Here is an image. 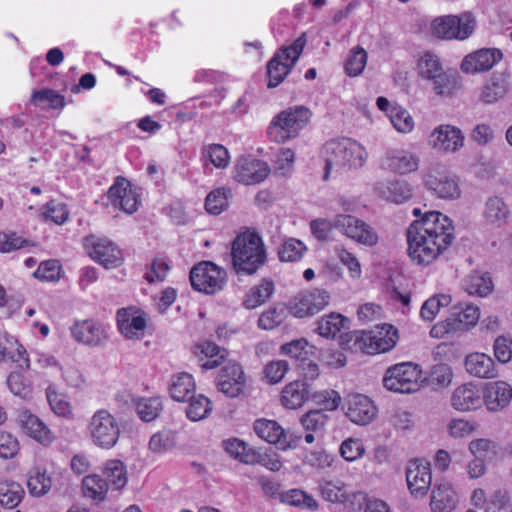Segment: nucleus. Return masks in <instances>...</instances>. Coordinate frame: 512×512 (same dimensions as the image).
Segmentation results:
<instances>
[{"mask_svg":"<svg viewBox=\"0 0 512 512\" xmlns=\"http://www.w3.org/2000/svg\"><path fill=\"white\" fill-rule=\"evenodd\" d=\"M466 371L479 378L495 377V367L493 359L484 353H472L465 359Z\"/></svg>","mask_w":512,"mask_h":512,"instance_id":"473e14b6","label":"nucleus"},{"mask_svg":"<svg viewBox=\"0 0 512 512\" xmlns=\"http://www.w3.org/2000/svg\"><path fill=\"white\" fill-rule=\"evenodd\" d=\"M246 376L242 367L235 362H229L218 372L217 388L230 398H235L244 393Z\"/></svg>","mask_w":512,"mask_h":512,"instance_id":"ddd939ff","label":"nucleus"},{"mask_svg":"<svg viewBox=\"0 0 512 512\" xmlns=\"http://www.w3.org/2000/svg\"><path fill=\"white\" fill-rule=\"evenodd\" d=\"M347 417L355 424L367 425L377 415L373 401L362 394L351 395L347 399Z\"/></svg>","mask_w":512,"mask_h":512,"instance_id":"aec40b11","label":"nucleus"},{"mask_svg":"<svg viewBox=\"0 0 512 512\" xmlns=\"http://www.w3.org/2000/svg\"><path fill=\"white\" fill-rule=\"evenodd\" d=\"M35 246V243L29 239L23 238L16 233L0 232V252L8 253L17 249Z\"/></svg>","mask_w":512,"mask_h":512,"instance_id":"4d7b16f0","label":"nucleus"},{"mask_svg":"<svg viewBox=\"0 0 512 512\" xmlns=\"http://www.w3.org/2000/svg\"><path fill=\"white\" fill-rule=\"evenodd\" d=\"M422 371L417 364L403 362L389 367L383 378L386 389L397 393H413L420 387Z\"/></svg>","mask_w":512,"mask_h":512,"instance_id":"0eeeda50","label":"nucleus"},{"mask_svg":"<svg viewBox=\"0 0 512 512\" xmlns=\"http://www.w3.org/2000/svg\"><path fill=\"white\" fill-rule=\"evenodd\" d=\"M453 373L446 364L435 365L430 373L429 382L438 387H447L452 381Z\"/></svg>","mask_w":512,"mask_h":512,"instance_id":"338daca9","label":"nucleus"},{"mask_svg":"<svg viewBox=\"0 0 512 512\" xmlns=\"http://www.w3.org/2000/svg\"><path fill=\"white\" fill-rule=\"evenodd\" d=\"M162 408L163 404L159 397L142 398L137 402V413L145 422L154 420Z\"/></svg>","mask_w":512,"mask_h":512,"instance_id":"864d4df0","label":"nucleus"},{"mask_svg":"<svg viewBox=\"0 0 512 512\" xmlns=\"http://www.w3.org/2000/svg\"><path fill=\"white\" fill-rule=\"evenodd\" d=\"M475 18L469 13L460 16L448 15L436 18L432 23V32L438 38L459 39L468 38L474 31Z\"/></svg>","mask_w":512,"mask_h":512,"instance_id":"9d476101","label":"nucleus"},{"mask_svg":"<svg viewBox=\"0 0 512 512\" xmlns=\"http://www.w3.org/2000/svg\"><path fill=\"white\" fill-rule=\"evenodd\" d=\"M464 137L461 131L450 125H442L430 136V144L444 152H455L463 146Z\"/></svg>","mask_w":512,"mask_h":512,"instance_id":"5701e85b","label":"nucleus"},{"mask_svg":"<svg viewBox=\"0 0 512 512\" xmlns=\"http://www.w3.org/2000/svg\"><path fill=\"white\" fill-rule=\"evenodd\" d=\"M342 344L350 351L363 350L368 354L387 352L396 345L397 330L388 324L375 330H358L356 335H344Z\"/></svg>","mask_w":512,"mask_h":512,"instance_id":"f03ea898","label":"nucleus"},{"mask_svg":"<svg viewBox=\"0 0 512 512\" xmlns=\"http://www.w3.org/2000/svg\"><path fill=\"white\" fill-rule=\"evenodd\" d=\"M406 481L412 495L425 496L432 481L429 464H422L419 460L410 461L406 470Z\"/></svg>","mask_w":512,"mask_h":512,"instance_id":"6ab92c4d","label":"nucleus"},{"mask_svg":"<svg viewBox=\"0 0 512 512\" xmlns=\"http://www.w3.org/2000/svg\"><path fill=\"white\" fill-rule=\"evenodd\" d=\"M233 268L237 275L246 276L254 274L264 265L266 258H232Z\"/></svg>","mask_w":512,"mask_h":512,"instance_id":"052dcab7","label":"nucleus"},{"mask_svg":"<svg viewBox=\"0 0 512 512\" xmlns=\"http://www.w3.org/2000/svg\"><path fill=\"white\" fill-rule=\"evenodd\" d=\"M345 144V160L346 167L348 168H360L362 167L367 159V152L365 148L356 141L351 139H344Z\"/></svg>","mask_w":512,"mask_h":512,"instance_id":"8fccbe9b","label":"nucleus"},{"mask_svg":"<svg viewBox=\"0 0 512 512\" xmlns=\"http://www.w3.org/2000/svg\"><path fill=\"white\" fill-rule=\"evenodd\" d=\"M501 59L502 52L499 49L483 48L465 56L461 63V69L470 74L487 71Z\"/></svg>","mask_w":512,"mask_h":512,"instance_id":"412c9836","label":"nucleus"},{"mask_svg":"<svg viewBox=\"0 0 512 512\" xmlns=\"http://www.w3.org/2000/svg\"><path fill=\"white\" fill-rule=\"evenodd\" d=\"M480 312L477 306L467 304L465 306H456L449 316V321L452 322L455 330L463 331L469 327L474 326L479 320Z\"/></svg>","mask_w":512,"mask_h":512,"instance_id":"c9c22d12","label":"nucleus"},{"mask_svg":"<svg viewBox=\"0 0 512 512\" xmlns=\"http://www.w3.org/2000/svg\"><path fill=\"white\" fill-rule=\"evenodd\" d=\"M229 194L230 190H226L225 188H218L211 191L205 200L206 211L213 215L222 213L229 205Z\"/></svg>","mask_w":512,"mask_h":512,"instance_id":"3c124183","label":"nucleus"},{"mask_svg":"<svg viewBox=\"0 0 512 512\" xmlns=\"http://www.w3.org/2000/svg\"><path fill=\"white\" fill-rule=\"evenodd\" d=\"M175 445V434L172 431H161L154 434L149 442L151 451L162 453Z\"/></svg>","mask_w":512,"mask_h":512,"instance_id":"680f3d73","label":"nucleus"},{"mask_svg":"<svg viewBox=\"0 0 512 512\" xmlns=\"http://www.w3.org/2000/svg\"><path fill=\"white\" fill-rule=\"evenodd\" d=\"M61 265L56 258H49L40 263L33 275L42 281H55L60 277Z\"/></svg>","mask_w":512,"mask_h":512,"instance_id":"13d9d810","label":"nucleus"},{"mask_svg":"<svg viewBox=\"0 0 512 512\" xmlns=\"http://www.w3.org/2000/svg\"><path fill=\"white\" fill-rule=\"evenodd\" d=\"M311 116V111L305 106L287 108L274 117L267 129V134L272 141L285 143L297 137Z\"/></svg>","mask_w":512,"mask_h":512,"instance_id":"20e7f679","label":"nucleus"},{"mask_svg":"<svg viewBox=\"0 0 512 512\" xmlns=\"http://www.w3.org/2000/svg\"><path fill=\"white\" fill-rule=\"evenodd\" d=\"M424 186L441 199H456L461 193L457 179L443 165H436L427 170L424 175Z\"/></svg>","mask_w":512,"mask_h":512,"instance_id":"9b49d317","label":"nucleus"},{"mask_svg":"<svg viewBox=\"0 0 512 512\" xmlns=\"http://www.w3.org/2000/svg\"><path fill=\"white\" fill-rule=\"evenodd\" d=\"M512 398V387L504 381L490 382L486 384L482 393V402L490 411H499L506 407Z\"/></svg>","mask_w":512,"mask_h":512,"instance_id":"b1692460","label":"nucleus"},{"mask_svg":"<svg viewBox=\"0 0 512 512\" xmlns=\"http://www.w3.org/2000/svg\"><path fill=\"white\" fill-rule=\"evenodd\" d=\"M70 330L75 341L89 347L102 346L108 339L105 326L94 319L76 321Z\"/></svg>","mask_w":512,"mask_h":512,"instance_id":"2eb2a0df","label":"nucleus"},{"mask_svg":"<svg viewBox=\"0 0 512 512\" xmlns=\"http://www.w3.org/2000/svg\"><path fill=\"white\" fill-rule=\"evenodd\" d=\"M83 492L86 497L102 501L108 491V482L99 475H89L83 479Z\"/></svg>","mask_w":512,"mask_h":512,"instance_id":"09e8293b","label":"nucleus"},{"mask_svg":"<svg viewBox=\"0 0 512 512\" xmlns=\"http://www.w3.org/2000/svg\"><path fill=\"white\" fill-rule=\"evenodd\" d=\"M230 256H266L262 237L254 229L243 228L232 242Z\"/></svg>","mask_w":512,"mask_h":512,"instance_id":"a211bd4d","label":"nucleus"},{"mask_svg":"<svg viewBox=\"0 0 512 512\" xmlns=\"http://www.w3.org/2000/svg\"><path fill=\"white\" fill-rule=\"evenodd\" d=\"M306 43V34L299 36L290 46L282 48L267 65L268 88H275L289 74Z\"/></svg>","mask_w":512,"mask_h":512,"instance_id":"39448f33","label":"nucleus"},{"mask_svg":"<svg viewBox=\"0 0 512 512\" xmlns=\"http://www.w3.org/2000/svg\"><path fill=\"white\" fill-rule=\"evenodd\" d=\"M325 149V174L324 179L328 180L332 173L339 174L346 168L345 144L342 140H331L324 146Z\"/></svg>","mask_w":512,"mask_h":512,"instance_id":"cd10ccee","label":"nucleus"},{"mask_svg":"<svg viewBox=\"0 0 512 512\" xmlns=\"http://www.w3.org/2000/svg\"><path fill=\"white\" fill-rule=\"evenodd\" d=\"M451 404L463 412L477 409L482 404V393L472 384L461 385L454 390Z\"/></svg>","mask_w":512,"mask_h":512,"instance_id":"c85d7f7f","label":"nucleus"},{"mask_svg":"<svg viewBox=\"0 0 512 512\" xmlns=\"http://www.w3.org/2000/svg\"><path fill=\"white\" fill-rule=\"evenodd\" d=\"M205 156L219 169L226 168L230 161L228 150L221 144L209 145L205 150Z\"/></svg>","mask_w":512,"mask_h":512,"instance_id":"e2e57ef3","label":"nucleus"},{"mask_svg":"<svg viewBox=\"0 0 512 512\" xmlns=\"http://www.w3.org/2000/svg\"><path fill=\"white\" fill-rule=\"evenodd\" d=\"M195 393V382L188 373H180L172 378L170 385L171 397L178 402H184Z\"/></svg>","mask_w":512,"mask_h":512,"instance_id":"4c0bfd02","label":"nucleus"},{"mask_svg":"<svg viewBox=\"0 0 512 512\" xmlns=\"http://www.w3.org/2000/svg\"><path fill=\"white\" fill-rule=\"evenodd\" d=\"M7 385L9 390L16 396L26 398L30 392L31 387L23 374L12 372L7 378Z\"/></svg>","mask_w":512,"mask_h":512,"instance_id":"0e129e2a","label":"nucleus"},{"mask_svg":"<svg viewBox=\"0 0 512 512\" xmlns=\"http://www.w3.org/2000/svg\"><path fill=\"white\" fill-rule=\"evenodd\" d=\"M457 495L449 483L435 484L431 492L430 506L433 512H451L457 505Z\"/></svg>","mask_w":512,"mask_h":512,"instance_id":"7c9ffc66","label":"nucleus"},{"mask_svg":"<svg viewBox=\"0 0 512 512\" xmlns=\"http://www.w3.org/2000/svg\"><path fill=\"white\" fill-rule=\"evenodd\" d=\"M18 423L24 433L42 444L52 441V435L46 424L35 414L28 410L21 411Z\"/></svg>","mask_w":512,"mask_h":512,"instance_id":"a878e982","label":"nucleus"},{"mask_svg":"<svg viewBox=\"0 0 512 512\" xmlns=\"http://www.w3.org/2000/svg\"><path fill=\"white\" fill-rule=\"evenodd\" d=\"M27 486L32 495L42 496L50 491L52 478L47 474L46 470L33 468L29 472Z\"/></svg>","mask_w":512,"mask_h":512,"instance_id":"c03bdc74","label":"nucleus"},{"mask_svg":"<svg viewBox=\"0 0 512 512\" xmlns=\"http://www.w3.org/2000/svg\"><path fill=\"white\" fill-rule=\"evenodd\" d=\"M107 196L112 205L127 214H132L138 209V194L132 189L129 181L122 176L116 178L114 184L109 188Z\"/></svg>","mask_w":512,"mask_h":512,"instance_id":"dca6fc26","label":"nucleus"},{"mask_svg":"<svg viewBox=\"0 0 512 512\" xmlns=\"http://www.w3.org/2000/svg\"><path fill=\"white\" fill-rule=\"evenodd\" d=\"M280 499L283 503L297 506L310 511L318 509V502L310 495H307L300 489H291L285 493H281Z\"/></svg>","mask_w":512,"mask_h":512,"instance_id":"de8ad7c7","label":"nucleus"},{"mask_svg":"<svg viewBox=\"0 0 512 512\" xmlns=\"http://www.w3.org/2000/svg\"><path fill=\"white\" fill-rule=\"evenodd\" d=\"M118 329L129 339H139L147 326L146 314L135 307L121 308L116 315Z\"/></svg>","mask_w":512,"mask_h":512,"instance_id":"f3484780","label":"nucleus"},{"mask_svg":"<svg viewBox=\"0 0 512 512\" xmlns=\"http://www.w3.org/2000/svg\"><path fill=\"white\" fill-rule=\"evenodd\" d=\"M88 256H115L120 253L118 246L106 237L88 235L83 239Z\"/></svg>","mask_w":512,"mask_h":512,"instance_id":"e433bc0d","label":"nucleus"},{"mask_svg":"<svg viewBox=\"0 0 512 512\" xmlns=\"http://www.w3.org/2000/svg\"><path fill=\"white\" fill-rule=\"evenodd\" d=\"M418 75L432 85L436 95L452 96L461 89L459 77L443 69L439 57L431 52H425L417 61Z\"/></svg>","mask_w":512,"mask_h":512,"instance_id":"7ed1b4c3","label":"nucleus"},{"mask_svg":"<svg viewBox=\"0 0 512 512\" xmlns=\"http://www.w3.org/2000/svg\"><path fill=\"white\" fill-rule=\"evenodd\" d=\"M374 191L387 202L402 204L412 198L414 189L406 180H387L377 182Z\"/></svg>","mask_w":512,"mask_h":512,"instance_id":"4be33fe9","label":"nucleus"},{"mask_svg":"<svg viewBox=\"0 0 512 512\" xmlns=\"http://www.w3.org/2000/svg\"><path fill=\"white\" fill-rule=\"evenodd\" d=\"M366 63L367 52L361 47H355L346 60L345 72L350 77H356L363 72Z\"/></svg>","mask_w":512,"mask_h":512,"instance_id":"603ef678","label":"nucleus"},{"mask_svg":"<svg viewBox=\"0 0 512 512\" xmlns=\"http://www.w3.org/2000/svg\"><path fill=\"white\" fill-rule=\"evenodd\" d=\"M289 369L288 362L285 360H277L269 362L264 368L265 378L271 384L280 382Z\"/></svg>","mask_w":512,"mask_h":512,"instance_id":"69168bd1","label":"nucleus"},{"mask_svg":"<svg viewBox=\"0 0 512 512\" xmlns=\"http://www.w3.org/2000/svg\"><path fill=\"white\" fill-rule=\"evenodd\" d=\"M418 166V156L408 151H394L387 156V167L398 174L414 172Z\"/></svg>","mask_w":512,"mask_h":512,"instance_id":"f704fd0d","label":"nucleus"},{"mask_svg":"<svg viewBox=\"0 0 512 512\" xmlns=\"http://www.w3.org/2000/svg\"><path fill=\"white\" fill-rule=\"evenodd\" d=\"M350 320L340 313H330L324 318L322 317V337L331 338L335 340L337 338L338 345L343 349L347 350L342 344L344 335H356V331L350 332L349 330Z\"/></svg>","mask_w":512,"mask_h":512,"instance_id":"bb28decb","label":"nucleus"},{"mask_svg":"<svg viewBox=\"0 0 512 512\" xmlns=\"http://www.w3.org/2000/svg\"><path fill=\"white\" fill-rule=\"evenodd\" d=\"M269 165L252 157H239L234 166V179L244 185H256L270 174Z\"/></svg>","mask_w":512,"mask_h":512,"instance_id":"f8f14e48","label":"nucleus"},{"mask_svg":"<svg viewBox=\"0 0 512 512\" xmlns=\"http://www.w3.org/2000/svg\"><path fill=\"white\" fill-rule=\"evenodd\" d=\"M104 475L108 487L111 486L115 490H121L127 484L126 467L120 460H109L105 465Z\"/></svg>","mask_w":512,"mask_h":512,"instance_id":"79ce46f5","label":"nucleus"},{"mask_svg":"<svg viewBox=\"0 0 512 512\" xmlns=\"http://www.w3.org/2000/svg\"><path fill=\"white\" fill-rule=\"evenodd\" d=\"M225 451L233 458L248 465H255L256 450L248 447L247 443L237 438L223 441Z\"/></svg>","mask_w":512,"mask_h":512,"instance_id":"ea45409f","label":"nucleus"},{"mask_svg":"<svg viewBox=\"0 0 512 512\" xmlns=\"http://www.w3.org/2000/svg\"><path fill=\"white\" fill-rule=\"evenodd\" d=\"M305 394L306 388L304 383L299 381L291 382L282 390V404L288 409H296L303 404Z\"/></svg>","mask_w":512,"mask_h":512,"instance_id":"37998d69","label":"nucleus"},{"mask_svg":"<svg viewBox=\"0 0 512 512\" xmlns=\"http://www.w3.org/2000/svg\"><path fill=\"white\" fill-rule=\"evenodd\" d=\"M318 291H301L288 304L289 311L298 318L314 315L319 310Z\"/></svg>","mask_w":512,"mask_h":512,"instance_id":"c756f323","label":"nucleus"},{"mask_svg":"<svg viewBox=\"0 0 512 512\" xmlns=\"http://www.w3.org/2000/svg\"><path fill=\"white\" fill-rule=\"evenodd\" d=\"M509 90V75L494 73L482 88L480 99L486 104H492L502 99Z\"/></svg>","mask_w":512,"mask_h":512,"instance_id":"2f4dec72","label":"nucleus"},{"mask_svg":"<svg viewBox=\"0 0 512 512\" xmlns=\"http://www.w3.org/2000/svg\"><path fill=\"white\" fill-rule=\"evenodd\" d=\"M284 319L285 309L283 307L270 308L260 315L258 319V326L264 330H271L280 325Z\"/></svg>","mask_w":512,"mask_h":512,"instance_id":"bf43d9fd","label":"nucleus"},{"mask_svg":"<svg viewBox=\"0 0 512 512\" xmlns=\"http://www.w3.org/2000/svg\"><path fill=\"white\" fill-rule=\"evenodd\" d=\"M454 239L452 221L438 211H428L407 230L408 256H439Z\"/></svg>","mask_w":512,"mask_h":512,"instance_id":"f257e3e1","label":"nucleus"},{"mask_svg":"<svg viewBox=\"0 0 512 512\" xmlns=\"http://www.w3.org/2000/svg\"><path fill=\"white\" fill-rule=\"evenodd\" d=\"M255 433L268 443L276 444L281 449L293 447L288 433L274 420L258 419L254 423Z\"/></svg>","mask_w":512,"mask_h":512,"instance_id":"393cba45","label":"nucleus"},{"mask_svg":"<svg viewBox=\"0 0 512 512\" xmlns=\"http://www.w3.org/2000/svg\"><path fill=\"white\" fill-rule=\"evenodd\" d=\"M485 512H512V502L509 493L497 489L488 497Z\"/></svg>","mask_w":512,"mask_h":512,"instance_id":"5fc2aeb1","label":"nucleus"},{"mask_svg":"<svg viewBox=\"0 0 512 512\" xmlns=\"http://www.w3.org/2000/svg\"><path fill=\"white\" fill-rule=\"evenodd\" d=\"M335 225L339 227L346 236L362 245L373 246L378 242V235L374 228L352 215L337 216Z\"/></svg>","mask_w":512,"mask_h":512,"instance_id":"4468645a","label":"nucleus"},{"mask_svg":"<svg viewBox=\"0 0 512 512\" xmlns=\"http://www.w3.org/2000/svg\"><path fill=\"white\" fill-rule=\"evenodd\" d=\"M186 401L189 402L185 412L186 416L191 421H200L206 418L212 411L211 401L204 395H195L188 398Z\"/></svg>","mask_w":512,"mask_h":512,"instance_id":"49530a36","label":"nucleus"},{"mask_svg":"<svg viewBox=\"0 0 512 512\" xmlns=\"http://www.w3.org/2000/svg\"><path fill=\"white\" fill-rule=\"evenodd\" d=\"M274 292V283L264 279L258 286L252 288L243 304L247 309H254L265 303Z\"/></svg>","mask_w":512,"mask_h":512,"instance_id":"a18cd8bd","label":"nucleus"},{"mask_svg":"<svg viewBox=\"0 0 512 512\" xmlns=\"http://www.w3.org/2000/svg\"><path fill=\"white\" fill-rule=\"evenodd\" d=\"M189 279L195 291L213 295L226 286L227 272L211 261H202L191 269Z\"/></svg>","mask_w":512,"mask_h":512,"instance_id":"423d86ee","label":"nucleus"},{"mask_svg":"<svg viewBox=\"0 0 512 512\" xmlns=\"http://www.w3.org/2000/svg\"><path fill=\"white\" fill-rule=\"evenodd\" d=\"M322 497L332 503L346 504L349 500V495L344 487L332 482H327L322 486Z\"/></svg>","mask_w":512,"mask_h":512,"instance_id":"774afa93","label":"nucleus"},{"mask_svg":"<svg viewBox=\"0 0 512 512\" xmlns=\"http://www.w3.org/2000/svg\"><path fill=\"white\" fill-rule=\"evenodd\" d=\"M31 101L35 105H47L53 109L63 108L65 105L64 96L56 93L54 90L51 89L34 91Z\"/></svg>","mask_w":512,"mask_h":512,"instance_id":"6e6d98bb","label":"nucleus"},{"mask_svg":"<svg viewBox=\"0 0 512 512\" xmlns=\"http://www.w3.org/2000/svg\"><path fill=\"white\" fill-rule=\"evenodd\" d=\"M92 442L103 449L116 445L120 436V426L116 418L106 409L97 410L88 425Z\"/></svg>","mask_w":512,"mask_h":512,"instance_id":"1a4fd4ad","label":"nucleus"},{"mask_svg":"<svg viewBox=\"0 0 512 512\" xmlns=\"http://www.w3.org/2000/svg\"><path fill=\"white\" fill-rule=\"evenodd\" d=\"M510 216V209L503 198L499 196L489 197L483 210V217L487 223L495 226H501L506 223Z\"/></svg>","mask_w":512,"mask_h":512,"instance_id":"72a5a7b5","label":"nucleus"},{"mask_svg":"<svg viewBox=\"0 0 512 512\" xmlns=\"http://www.w3.org/2000/svg\"><path fill=\"white\" fill-rule=\"evenodd\" d=\"M464 287L469 295L485 297L493 290V282L489 273L475 270L465 280Z\"/></svg>","mask_w":512,"mask_h":512,"instance_id":"58836bf2","label":"nucleus"},{"mask_svg":"<svg viewBox=\"0 0 512 512\" xmlns=\"http://www.w3.org/2000/svg\"><path fill=\"white\" fill-rule=\"evenodd\" d=\"M22 486L14 481L0 482V504L8 509H13L19 505L24 496Z\"/></svg>","mask_w":512,"mask_h":512,"instance_id":"a19ab883","label":"nucleus"},{"mask_svg":"<svg viewBox=\"0 0 512 512\" xmlns=\"http://www.w3.org/2000/svg\"><path fill=\"white\" fill-rule=\"evenodd\" d=\"M280 349L283 354L295 359L306 379L318 378L320 357L317 346L309 343L305 338H299L283 344Z\"/></svg>","mask_w":512,"mask_h":512,"instance_id":"6e6552de","label":"nucleus"}]
</instances>
